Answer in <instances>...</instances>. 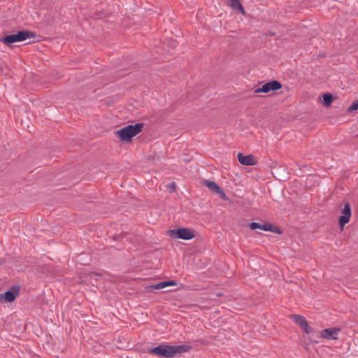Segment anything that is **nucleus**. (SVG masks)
I'll list each match as a JSON object with an SVG mask.
<instances>
[{"label": "nucleus", "mask_w": 358, "mask_h": 358, "mask_svg": "<svg viewBox=\"0 0 358 358\" xmlns=\"http://www.w3.org/2000/svg\"><path fill=\"white\" fill-rule=\"evenodd\" d=\"M282 87V85L277 80H272L264 84L262 87H259L255 90V93H268L271 91H275L280 90Z\"/></svg>", "instance_id": "nucleus-5"}, {"label": "nucleus", "mask_w": 358, "mask_h": 358, "mask_svg": "<svg viewBox=\"0 0 358 358\" xmlns=\"http://www.w3.org/2000/svg\"><path fill=\"white\" fill-rule=\"evenodd\" d=\"M170 45H171V46H172V47H173V48H174V47H176V41H170Z\"/></svg>", "instance_id": "nucleus-21"}, {"label": "nucleus", "mask_w": 358, "mask_h": 358, "mask_svg": "<svg viewBox=\"0 0 358 358\" xmlns=\"http://www.w3.org/2000/svg\"><path fill=\"white\" fill-rule=\"evenodd\" d=\"M291 317L293 321L303 328L306 334L310 333V327L305 317L299 315H292Z\"/></svg>", "instance_id": "nucleus-11"}, {"label": "nucleus", "mask_w": 358, "mask_h": 358, "mask_svg": "<svg viewBox=\"0 0 358 358\" xmlns=\"http://www.w3.org/2000/svg\"><path fill=\"white\" fill-rule=\"evenodd\" d=\"M100 276L101 275L99 273L95 272L90 273L88 275V277L91 280H97Z\"/></svg>", "instance_id": "nucleus-18"}, {"label": "nucleus", "mask_w": 358, "mask_h": 358, "mask_svg": "<svg viewBox=\"0 0 358 358\" xmlns=\"http://www.w3.org/2000/svg\"><path fill=\"white\" fill-rule=\"evenodd\" d=\"M230 5L232 8L240 10L241 13H245L244 8L240 3L239 0H231Z\"/></svg>", "instance_id": "nucleus-12"}, {"label": "nucleus", "mask_w": 358, "mask_h": 358, "mask_svg": "<svg viewBox=\"0 0 358 358\" xmlns=\"http://www.w3.org/2000/svg\"><path fill=\"white\" fill-rule=\"evenodd\" d=\"M351 217V208L349 203H345L342 209V215L338 219L339 225L343 227L349 222Z\"/></svg>", "instance_id": "nucleus-7"}, {"label": "nucleus", "mask_w": 358, "mask_h": 358, "mask_svg": "<svg viewBox=\"0 0 358 358\" xmlns=\"http://www.w3.org/2000/svg\"><path fill=\"white\" fill-rule=\"evenodd\" d=\"M340 331V329L336 327L324 329L320 331V337L329 340H336Z\"/></svg>", "instance_id": "nucleus-8"}, {"label": "nucleus", "mask_w": 358, "mask_h": 358, "mask_svg": "<svg viewBox=\"0 0 358 358\" xmlns=\"http://www.w3.org/2000/svg\"><path fill=\"white\" fill-rule=\"evenodd\" d=\"M20 287L18 285H13L9 290L3 294H0V301L5 299L6 301L12 302L18 296Z\"/></svg>", "instance_id": "nucleus-6"}, {"label": "nucleus", "mask_w": 358, "mask_h": 358, "mask_svg": "<svg viewBox=\"0 0 358 358\" xmlns=\"http://www.w3.org/2000/svg\"><path fill=\"white\" fill-rule=\"evenodd\" d=\"M166 187H167V189L170 192H173L176 190V185L174 182H172L169 183Z\"/></svg>", "instance_id": "nucleus-19"}, {"label": "nucleus", "mask_w": 358, "mask_h": 358, "mask_svg": "<svg viewBox=\"0 0 358 358\" xmlns=\"http://www.w3.org/2000/svg\"><path fill=\"white\" fill-rule=\"evenodd\" d=\"M168 281L160 282L159 283L152 285L150 288L152 289H161L168 287Z\"/></svg>", "instance_id": "nucleus-14"}, {"label": "nucleus", "mask_w": 358, "mask_h": 358, "mask_svg": "<svg viewBox=\"0 0 358 358\" xmlns=\"http://www.w3.org/2000/svg\"><path fill=\"white\" fill-rule=\"evenodd\" d=\"M333 101V96L331 94H324L323 95V104L325 106H329Z\"/></svg>", "instance_id": "nucleus-13"}, {"label": "nucleus", "mask_w": 358, "mask_h": 358, "mask_svg": "<svg viewBox=\"0 0 358 358\" xmlns=\"http://www.w3.org/2000/svg\"><path fill=\"white\" fill-rule=\"evenodd\" d=\"M34 36L35 34L33 32L27 30H23L17 31L16 34L7 35L1 38L0 42H2L8 46H10L15 43L24 41L27 38L34 37Z\"/></svg>", "instance_id": "nucleus-3"}, {"label": "nucleus", "mask_w": 358, "mask_h": 358, "mask_svg": "<svg viewBox=\"0 0 358 358\" xmlns=\"http://www.w3.org/2000/svg\"><path fill=\"white\" fill-rule=\"evenodd\" d=\"M358 110V100L352 102V103L347 109L348 113H351L354 110Z\"/></svg>", "instance_id": "nucleus-15"}, {"label": "nucleus", "mask_w": 358, "mask_h": 358, "mask_svg": "<svg viewBox=\"0 0 358 358\" xmlns=\"http://www.w3.org/2000/svg\"><path fill=\"white\" fill-rule=\"evenodd\" d=\"M191 347L188 345H160L157 347L149 349V354L155 355L159 357L172 358L176 355L188 352Z\"/></svg>", "instance_id": "nucleus-1"}, {"label": "nucleus", "mask_w": 358, "mask_h": 358, "mask_svg": "<svg viewBox=\"0 0 358 358\" xmlns=\"http://www.w3.org/2000/svg\"><path fill=\"white\" fill-rule=\"evenodd\" d=\"M250 228L252 230L262 229V224L258 222H252L250 224Z\"/></svg>", "instance_id": "nucleus-17"}, {"label": "nucleus", "mask_w": 358, "mask_h": 358, "mask_svg": "<svg viewBox=\"0 0 358 358\" xmlns=\"http://www.w3.org/2000/svg\"><path fill=\"white\" fill-rule=\"evenodd\" d=\"M169 236L173 238L190 240L194 237V234L187 228H179L177 229L170 230Z\"/></svg>", "instance_id": "nucleus-4"}, {"label": "nucleus", "mask_w": 358, "mask_h": 358, "mask_svg": "<svg viewBox=\"0 0 358 358\" xmlns=\"http://www.w3.org/2000/svg\"><path fill=\"white\" fill-rule=\"evenodd\" d=\"M143 123H136L124 127L115 131L116 135L124 142H130L134 136L141 132Z\"/></svg>", "instance_id": "nucleus-2"}, {"label": "nucleus", "mask_w": 358, "mask_h": 358, "mask_svg": "<svg viewBox=\"0 0 358 358\" xmlns=\"http://www.w3.org/2000/svg\"><path fill=\"white\" fill-rule=\"evenodd\" d=\"M168 285H169V286H170V285H176V283L173 280H169V281H168Z\"/></svg>", "instance_id": "nucleus-20"}, {"label": "nucleus", "mask_w": 358, "mask_h": 358, "mask_svg": "<svg viewBox=\"0 0 358 358\" xmlns=\"http://www.w3.org/2000/svg\"><path fill=\"white\" fill-rule=\"evenodd\" d=\"M203 184L208 187L213 192L216 193L220 198L226 199L224 192L213 181L205 180Z\"/></svg>", "instance_id": "nucleus-9"}, {"label": "nucleus", "mask_w": 358, "mask_h": 358, "mask_svg": "<svg viewBox=\"0 0 358 358\" xmlns=\"http://www.w3.org/2000/svg\"><path fill=\"white\" fill-rule=\"evenodd\" d=\"M262 229L266 231H273V224L271 223H265L264 224H262Z\"/></svg>", "instance_id": "nucleus-16"}, {"label": "nucleus", "mask_w": 358, "mask_h": 358, "mask_svg": "<svg viewBox=\"0 0 358 358\" xmlns=\"http://www.w3.org/2000/svg\"><path fill=\"white\" fill-rule=\"evenodd\" d=\"M237 157L238 162L245 166H253L257 163L256 159L251 155L245 156L242 153H238Z\"/></svg>", "instance_id": "nucleus-10"}]
</instances>
